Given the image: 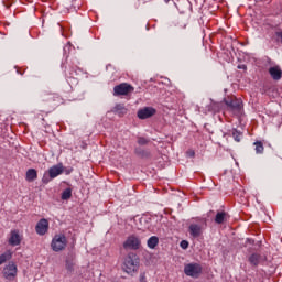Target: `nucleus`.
<instances>
[{
  "label": "nucleus",
  "mask_w": 282,
  "mask_h": 282,
  "mask_svg": "<svg viewBox=\"0 0 282 282\" xmlns=\"http://www.w3.org/2000/svg\"><path fill=\"white\" fill-rule=\"evenodd\" d=\"M138 268H140V258L138 254L133 252L128 253L122 267L124 272H127V274H133V272H138Z\"/></svg>",
  "instance_id": "nucleus-1"
},
{
  "label": "nucleus",
  "mask_w": 282,
  "mask_h": 282,
  "mask_svg": "<svg viewBox=\"0 0 282 282\" xmlns=\"http://www.w3.org/2000/svg\"><path fill=\"white\" fill-rule=\"evenodd\" d=\"M53 252H63L67 248V237L63 234L55 235L51 242Z\"/></svg>",
  "instance_id": "nucleus-2"
},
{
  "label": "nucleus",
  "mask_w": 282,
  "mask_h": 282,
  "mask_svg": "<svg viewBox=\"0 0 282 282\" xmlns=\"http://www.w3.org/2000/svg\"><path fill=\"white\" fill-rule=\"evenodd\" d=\"M204 228H206V219L200 218L199 223H192L188 227V232L192 237L197 239V237H202L204 232Z\"/></svg>",
  "instance_id": "nucleus-3"
},
{
  "label": "nucleus",
  "mask_w": 282,
  "mask_h": 282,
  "mask_svg": "<svg viewBox=\"0 0 282 282\" xmlns=\"http://www.w3.org/2000/svg\"><path fill=\"white\" fill-rule=\"evenodd\" d=\"M141 246L142 240H140V237L135 235H130L123 242L124 250H140Z\"/></svg>",
  "instance_id": "nucleus-4"
},
{
  "label": "nucleus",
  "mask_w": 282,
  "mask_h": 282,
  "mask_svg": "<svg viewBox=\"0 0 282 282\" xmlns=\"http://www.w3.org/2000/svg\"><path fill=\"white\" fill-rule=\"evenodd\" d=\"M135 88L131 86V84L122 83L113 87V96H129V94H133Z\"/></svg>",
  "instance_id": "nucleus-5"
},
{
  "label": "nucleus",
  "mask_w": 282,
  "mask_h": 282,
  "mask_svg": "<svg viewBox=\"0 0 282 282\" xmlns=\"http://www.w3.org/2000/svg\"><path fill=\"white\" fill-rule=\"evenodd\" d=\"M186 276H192V279H199L202 274V265L199 263H189L184 268Z\"/></svg>",
  "instance_id": "nucleus-6"
},
{
  "label": "nucleus",
  "mask_w": 282,
  "mask_h": 282,
  "mask_svg": "<svg viewBox=\"0 0 282 282\" xmlns=\"http://www.w3.org/2000/svg\"><path fill=\"white\" fill-rule=\"evenodd\" d=\"M17 264L14 262H9L2 271V274L7 281H14L17 279Z\"/></svg>",
  "instance_id": "nucleus-7"
},
{
  "label": "nucleus",
  "mask_w": 282,
  "mask_h": 282,
  "mask_svg": "<svg viewBox=\"0 0 282 282\" xmlns=\"http://www.w3.org/2000/svg\"><path fill=\"white\" fill-rule=\"evenodd\" d=\"M158 113V110L153 107H144L140 109L137 113L139 120H147L148 118H153Z\"/></svg>",
  "instance_id": "nucleus-8"
},
{
  "label": "nucleus",
  "mask_w": 282,
  "mask_h": 282,
  "mask_svg": "<svg viewBox=\"0 0 282 282\" xmlns=\"http://www.w3.org/2000/svg\"><path fill=\"white\" fill-rule=\"evenodd\" d=\"M47 230H50V221L45 218L40 219L35 226L36 235L43 237V235H47Z\"/></svg>",
  "instance_id": "nucleus-9"
},
{
  "label": "nucleus",
  "mask_w": 282,
  "mask_h": 282,
  "mask_svg": "<svg viewBox=\"0 0 282 282\" xmlns=\"http://www.w3.org/2000/svg\"><path fill=\"white\" fill-rule=\"evenodd\" d=\"M21 241H23V237L21 236L19 229L11 230L9 237V246H21Z\"/></svg>",
  "instance_id": "nucleus-10"
},
{
  "label": "nucleus",
  "mask_w": 282,
  "mask_h": 282,
  "mask_svg": "<svg viewBox=\"0 0 282 282\" xmlns=\"http://www.w3.org/2000/svg\"><path fill=\"white\" fill-rule=\"evenodd\" d=\"M225 105H227V107H229L231 111H241V108L243 107L241 99H237V98L227 99L225 101Z\"/></svg>",
  "instance_id": "nucleus-11"
},
{
  "label": "nucleus",
  "mask_w": 282,
  "mask_h": 282,
  "mask_svg": "<svg viewBox=\"0 0 282 282\" xmlns=\"http://www.w3.org/2000/svg\"><path fill=\"white\" fill-rule=\"evenodd\" d=\"M63 171H65V167L63 166V163H59L48 169V175L51 180H55L58 175H63Z\"/></svg>",
  "instance_id": "nucleus-12"
},
{
  "label": "nucleus",
  "mask_w": 282,
  "mask_h": 282,
  "mask_svg": "<svg viewBox=\"0 0 282 282\" xmlns=\"http://www.w3.org/2000/svg\"><path fill=\"white\" fill-rule=\"evenodd\" d=\"M230 219V215L224 210L217 212L216 216H215V224H226V221H228Z\"/></svg>",
  "instance_id": "nucleus-13"
},
{
  "label": "nucleus",
  "mask_w": 282,
  "mask_h": 282,
  "mask_svg": "<svg viewBox=\"0 0 282 282\" xmlns=\"http://www.w3.org/2000/svg\"><path fill=\"white\" fill-rule=\"evenodd\" d=\"M269 74H270L271 78H273L274 80H281V78H282L281 66L270 67L269 68Z\"/></svg>",
  "instance_id": "nucleus-14"
},
{
  "label": "nucleus",
  "mask_w": 282,
  "mask_h": 282,
  "mask_svg": "<svg viewBox=\"0 0 282 282\" xmlns=\"http://www.w3.org/2000/svg\"><path fill=\"white\" fill-rule=\"evenodd\" d=\"M39 178V172L35 169H29L25 174L26 182H34Z\"/></svg>",
  "instance_id": "nucleus-15"
},
{
  "label": "nucleus",
  "mask_w": 282,
  "mask_h": 282,
  "mask_svg": "<svg viewBox=\"0 0 282 282\" xmlns=\"http://www.w3.org/2000/svg\"><path fill=\"white\" fill-rule=\"evenodd\" d=\"M115 113H117L118 116H127V107L124 106V104H117L113 108Z\"/></svg>",
  "instance_id": "nucleus-16"
},
{
  "label": "nucleus",
  "mask_w": 282,
  "mask_h": 282,
  "mask_svg": "<svg viewBox=\"0 0 282 282\" xmlns=\"http://www.w3.org/2000/svg\"><path fill=\"white\" fill-rule=\"evenodd\" d=\"M158 243H160V238H158V236H152L147 241V246L150 248V250H155Z\"/></svg>",
  "instance_id": "nucleus-17"
},
{
  "label": "nucleus",
  "mask_w": 282,
  "mask_h": 282,
  "mask_svg": "<svg viewBox=\"0 0 282 282\" xmlns=\"http://www.w3.org/2000/svg\"><path fill=\"white\" fill-rule=\"evenodd\" d=\"M249 263L254 267L259 265V263H261V254L259 253L251 254L249 257Z\"/></svg>",
  "instance_id": "nucleus-18"
},
{
  "label": "nucleus",
  "mask_w": 282,
  "mask_h": 282,
  "mask_svg": "<svg viewBox=\"0 0 282 282\" xmlns=\"http://www.w3.org/2000/svg\"><path fill=\"white\" fill-rule=\"evenodd\" d=\"M229 133L230 135H232L235 142H241V138H243V134L239 130L234 128L229 130Z\"/></svg>",
  "instance_id": "nucleus-19"
},
{
  "label": "nucleus",
  "mask_w": 282,
  "mask_h": 282,
  "mask_svg": "<svg viewBox=\"0 0 282 282\" xmlns=\"http://www.w3.org/2000/svg\"><path fill=\"white\" fill-rule=\"evenodd\" d=\"M12 259V251L7 250L4 253L0 254V265H3L7 261H10Z\"/></svg>",
  "instance_id": "nucleus-20"
},
{
  "label": "nucleus",
  "mask_w": 282,
  "mask_h": 282,
  "mask_svg": "<svg viewBox=\"0 0 282 282\" xmlns=\"http://www.w3.org/2000/svg\"><path fill=\"white\" fill-rule=\"evenodd\" d=\"M61 199H63V202H67V199H72V188H66L63 191Z\"/></svg>",
  "instance_id": "nucleus-21"
},
{
  "label": "nucleus",
  "mask_w": 282,
  "mask_h": 282,
  "mask_svg": "<svg viewBox=\"0 0 282 282\" xmlns=\"http://www.w3.org/2000/svg\"><path fill=\"white\" fill-rule=\"evenodd\" d=\"M256 153L261 154L264 151L263 143L261 141L254 142Z\"/></svg>",
  "instance_id": "nucleus-22"
},
{
  "label": "nucleus",
  "mask_w": 282,
  "mask_h": 282,
  "mask_svg": "<svg viewBox=\"0 0 282 282\" xmlns=\"http://www.w3.org/2000/svg\"><path fill=\"white\" fill-rule=\"evenodd\" d=\"M149 221H151V218H147V217L140 218V224L141 226H143V228H149Z\"/></svg>",
  "instance_id": "nucleus-23"
},
{
  "label": "nucleus",
  "mask_w": 282,
  "mask_h": 282,
  "mask_svg": "<svg viewBox=\"0 0 282 282\" xmlns=\"http://www.w3.org/2000/svg\"><path fill=\"white\" fill-rule=\"evenodd\" d=\"M138 144H140L141 147H144V145L149 144V139H147L144 137H139Z\"/></svg>",
  "instance_id": "nucleus-24"
},
{
  "label": "nucleus",
  "mask_w": 282,
  "mask_h": 282,
  "mask_svg": "<svg viewBox=\"0 0 282 282\" xmlns=\"http://www.w3.org/2000/svg\"><path fill=\"white\" fill-rule=\"evenodd\" d=\"M134 153H135L137 155H141L142 158H144V151H143L142 149H140V148H137V149L134 150Z\"/></svg>",
  "instance_id": "nucleus-25"
},
{
  "label": "nucleus",
  "mask_w": 282,
  "mask_h": 282,
  "mask_svg": "<svg viewBox=\"0 0 282 282\" xmlns=\"http://www.w3.org/2000/svg\"><path fill=\"white\" fill-rule=\"evenodd\" d=\"M66 270H68V272H73L74 271V264H72L70 262H66Z\"/></svg>",
  "instance_id": "nucleus-26"
},
{
  "label": "nucleus",
  "mask_w": 282,
  "mask_h": 282,
  "mask_svg": "<svg viewBox=\"0 0 282 282\" xmlns=\"http://www.w3.org/2000/svg\"><path fill=\"white\" fill-rule=\"evenodd\" d=\"M181 248H183V250H186L188 248V241L186 240L181 241Z\"/></svg>",
  "instance_id": "nucleus-27"
},
{
  "label": "nucleus",
  "mask_w": 282,
  "mask_h": 282,
  "mask_svg": "<svg viewBox=\"0 0 282 282\" xmlns=\"http://www.w3.org/2000/svg\"><path fill=\"white\" fill-rule=\"evenodd\" d=\"M186 154L188 158H193L195 155V150H188Z\"/></svg>",
  "instance_id": "nucleus-28"
},
{
  "label": "nucleus",
  "mask_w": 282,
  "mask_h": 282,
  "mask_svg": "<svg viewBox=\"0 0 282 282\" xmlns=\"http://www.w3.org/2000/svg\"><path fill=\"white\" fill-rule=\"evenodd\" d=\"M69 50H72V45H70V44H67V45L64 47V54H67V52H69Z\"/></svg>",
  "instance_id": "nucleus-29"
},
{
  "label": "nucleus",
  "mask_w": 282,
  "mask_h": 282,
  "mask_svg": "<svg viewBox=\"0 0 282 282\" xmlns=\"http://www.w3.org/2000/svg\"><path fill=\"white\" fill-rule=\"evenodd\" d=\"M140 282H147V276H144V274L140 275Z\"/></svg>",
  "instance_id": "nucleus-30"
},
{
  "label": "nucleus",
  "mask_w": 282,
  "mask_h": 282,
  "mask_svg": "<svg viewBox=\"0 0 282 282\" xmlns=\"http://www.w3.org/2000/svg\"><path fill=\"white\" fill-rule=\"evenodd\" d=\"M238 69H248V67L246 65H238Z\"/></svg>",
  "instance_id": "nucleus-31"
},
{
  "label": "nucleus",
  "mask_w": 282,
  "mask_h": 282,
  "mask_svg": "<svg viewBox=\"0 0 282 282\" xmlns=\"http://www.w3.org/2000/svg\"><path fill=\"white\" fill-rule=\"evenodd\" d=\"M56 100H61V96L55 95Z\"/></svg>",
  "instance_id": "nucleus-32"
},
{
  "label": "nucleus",
  "mask_w": 282,
  "mask_h": 282,
  "mask_svg": "<svg viewBox=\"0 0 282 282\" xmlns=\"http://www.w3.org/2000/svg\"><path fill=\"white\" fill-rule=\"evenodd\" d=\"M69 173H72V171H69V170H68V171H66V175H69Z\"/></svg>",
  "instance_id": "nucleus-33"
},
{
  "label": "nucleus",
  "mask_w": 282,
  "mask_h": 282,
  "mask_svg": "<svg viewBox=\"0 0 282 282\" xmlns=\"http://www.w3.org/2000/svg\"><path fill=\"white\" fill-rule=\"evenodd\" d=\"M47 182H48V181H45V178H43V183H44V184H47Z\"/></svg>",
  "instance_id": "nucleus-34"
},
{
  "label": "nucleus",
  "mask_w": 282,
  "mask_h": 282,
  "mask_svg": "<svg viewBox=\"0 0 282 282\" xmlns=\"http://www.w3.org/2000/svg\"><path fill=\"white\" fill-rule=\"evenodd\" d=\"M278 36H281V37H282V32L278 33Z\"/></svg>",
  "instance_id": "nucleus-35"
}]
</instances>
